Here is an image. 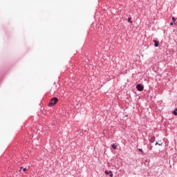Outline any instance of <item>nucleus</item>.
<instances>
[{
    "label": "nucleus",
    "mask_w": 177,
    "mask_h": 177,
    "mask_svg": "<svg viewBox=\"0 0 177 177\" xmlns=\"http://www.w3.org/2000/svg\"><path fill=\"white\" fill-rule=\"evenodd\" d=\"M171 19H172L173 22L175 23V21L176 20L175 17H172Z\"/></svg>",
    "instance_id": "9d476101"
},
{
    "label": "nucleus",
    "mask_w": 177,
    "mask_h": 177,
    "mask_svg": "<svg viewBox=\"0 0 177 177\" xmlns=\"http://www.w3.org/2000/svg\"><path fill=\"white\" fill-rule=\"evenodd\" d=\"M173 114L177 115V109H175V110L173 111Z\"/></svg>",
    "instance_id": "1a4fd4ad"
},
{
    "label": "nucleus",
    "mask_w": 177,
    "mask_h": 177,
    "mask_svg": "<svg viewBox=\"0 0 177 177\" xmlns=\"http://www.w3.org/2000/svg\"><path fill=\"white\" fill-rule=\"evenodd\" d=\"M149 142H150V143H154V142H156V137L152 136V137L149 139Z\"/></svg>",
    "instance_id": "39448f33"
},
{
    "label": "nucleus",
    "mask_w": 177,
    "mask_h": 177,
    "mask_svg": "<svg viewBox=\"0 0 177 177\" xmlns=\"http://www.w3.org/2000/svg\"><path fill=\"white\" fill-rule=\"evenodd\" d=\"M104 174H106V175H109V176L110 177H113V176H114V174H113V171H107V170H106L105 171H104Z\"/></svg>",
    "instance_id": "7ed1b4c3"
},
{
    "label": "nucleus",
    "mask_w": 177,
    "mask_h": 177,
    "mask_svg": "<svg viewBox=\"0 0 177 177\" xmlns=\"http://www.w3.org/2000/svg\"><path fill=\"white\" fill-rule=\"evenodd\" d=\"M154 42V47L155 48H158V45H160V43L157 40H153Z\"/></svg>",
    "instance_id": "20e7f679"
},
{
    "label": "nucleus",
    "mask_w": 177,
    "mask_h": 177,
    "mask_svg": "<svg viewBox=\"0 0 177 177\" xmlns=\"http://www.w3.org/2000/svg\"><path fill=\"white\" fill-rule=\"evenodd\" d=\"M136 89L138 91H139V92H142V91H143V89H145V87L143 86V85L138 84L136 86Z\"/></svg>",
    "instance_id": "f03ea898"
},
{
    "label": "nucleus",
    "mask_w": 177,
    "mask_h": 177,
    "mask_svg": "<svg viewBox=\"0 0 177 177\" xmlns=\"http://www.w3.org/2000/svg\"><path fill=\"white\" fill-rule=\"evenodd\" d=\"M174 24H175V23H174V22L170 23V26H174Z\"/></svg>",
    "instance_id": "ddd939ff"
},
{
    "label": "nucleus",
    "mask_w": 177,
    "mask_h": 177,
    "mask_svg": "<svg viewBox=\"0 0 177 177\" xmlns=\"http://www.w3.org/2000/svg\"><path fill=\"white\" fill-rule=\"evenodd\" d=\"M127 21H128V23H131V24H132V18H131V17H128V19H127Z\"/></svg>",
    "instance_id": "423d86ee"
},
{
    "label": "nucleus",
    "mask_w": 177,
    "mask_h": 177,
    "mask_svg": "<svg viewBox=\"0 0 177 177\" xmlns=\"http://www.w3.org/2000/svg\"><path fill=\"white\" fill-rule=\"evenodd\" d=\"M111 147H113V149L114 150H115V149H117V145H115V144H112V145H111Z\"/></svg>",
    "instance_id": "0eeeda50"
},
{
    "label": "nucleus",
    "mask_w": 177,
    "mask_h": 177,
    "mask_svg": "<svg viewBox=\"0 0 177 177\" xmlns=\"http://www.w3.org/2000/svg\"><path fill=\"white\" fill-rule=\"evenodd\" d=\"M156 146H157V145H158V146H162V142H160V144L158 142H156L155 143Z\"/></svg>",
    "instance_id": "6e6552de"
},
{
    "label": "nucleus",
    "mask_w": 177,
    "mask_h": 177,
    "mask_svg": "<svg viewBox=\"0 0 177 177\" xmlns=\"http://www.w3.org/2000/svg\"><path fill=\"white\" fill-rule=\"evenodd\" d=\"M58 101L59 100L57 99V97H53L50 101L48 106H50V107H53V106H55V104H56V103H57Z\"/></svg>",
    "instance_id": "f257e3e1"
},
{
    "label": "nucleus",
    "mask_w": 177,
    "mask_h": 177,
    "mask_svg": "<svg viewBox=\"0 0 177 177\" xmlns=\"http://www.w3.org/2000/svg\"><path fill=\"white\" fill-rule=\"evenodd\" d=\"M23 171H24V172H26V171H27V168H24Z\"/></svg>",
    "instance_id": "f8f14e48"
},
{
    "label": "nucleus",
    "mask_w": 177,
    "mask_h": 177,
    "mask_svg": "<svg viewBox=\"0 0 177 177\" xmlns=\"http://www.w3.org/2000/svg\"><path fill=\"white\" fill-rule=\"evenodd\" d=\"M159 143V145H161V142H158Z\"/></svg>",
    "instance_id": "2eb2a0df"
},
{
    "label": "nucleus",
    "mask_w": 177,
    "mask_h": 177,
    "mask_svg": "<svg viewBox=\"0 0 177 177\" xmlns=\"http://www.w3.org/2000/svg\"><path fill=\"white\" fill-rule=\"evenodd\" d=\"M138 151H141V153H143V149H138Z\"/></svg>",
    "instance_id": "9b49d317"
},
{
    "label": "nucleus",
    "mask_w": 177,
    "mask_h": 177,
    "mask_svg": "<svg viewBox=\"0 0 177 177\" xmlns=\"http://www.w3.org/2000/svg\"><path fill=\"white\" fill-rule=\"evenodd\" d=\"M153 149V146H151L149 149L151 150Z\"/></svg>",
    "instance_id": "4468645a"
}]
</instances>
